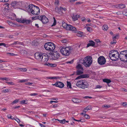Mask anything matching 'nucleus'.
<instances>
[{"label":"nucleus","mask_w":127,"mask_h":127,"mask_svg":"<svg viewBox=\"0 0 127 127\" xmlns=\"http://www.w3.org/2000/svg\"><path fill=\"white\" fill-rule=\"evenodd\" d=\"M103 106H104L105 107L109 108L110 107V105H105Z\"/></svg>","instance_id":"680f3d73"},{"label":"nucleus","mask_w":127,"mask_h":127,"mask_svg":"<svg viewBox=\"0 0 127 127\" xmlns=\"http://www.w3.org/2000/svg\"><path fill=\"white\" fill-rule=\"evenodd\" d=\"M89 77V76L88 74H82L77 77L75 78V80H77L82 78H88Z\"/></svg>","instance_id":"2eb2a0df"},{"label":"nucleus","mask_w":127,"mask_h":127,"mask_svg":"<svg viewBox=\"0 0 127 127\" xmlns=\"http://www.w3.org/2000/svg\"><path fill=\"white\" fill-rule=\"evenodd\" d=\"M43 15H38L37 16V19H39V20H40L41 21L42 19V18L43 17Z\"/></svg>","instance_id":"4c0bfd02"},{"label":"nucleus","mask_w":127,"mask_h":127,"mask_svg":"<svg viewBox=\"0 0 127 127\" xmlns=\"http://www.w3.org/2000/svg\"><path fill=\"white\" fill-rule=\"evenodd\" d=\"M5 83L7 84L10 85H14V83L12 82H8L6 81V82Z\"/></svg>","instance_id":"c03bdc74"},{"label":"nucleus","mask_w":127,"mask_h":127,"mask_svg":"<svg viewBox=\"0 0 127 127\" xmlns=\"http://www.w3.org/2000/svg\"><path fill=\"white\" fill-rule=\"evenodd\" d=\"M109 54L113 55V56H115V55L116 56V57H117L118 55H119V53L116 50H111L109 52Z\"/></svg>","instance_id":"4468645a"},{"label":"nucleus","mask_w":127,"mask_h":127,"mask_svg":"<svg viewBox=\"0 0 127 127\" xmlns=\"http://www.w3.org/2000/svg\"><path fill=\"white\" fill-rule=\"evenodd\" d=\"M36 7V6L34 5L33 4H30L29 6V9H30L31 12V11H32V9H33L35 7Z\"/></svg>","instance_id":"5701e85b"},{"label":"nucleus","mask_w":127,"mask_h":127,"mask_svg":"<svg viewBox=\"0 0 127 127\" xmlns=\"http://www.w3.org/2000/svg\"><path fill=\"white\" fill-rule=\"evenodd\" d=\"M60 52L62 54L65 56H68L71 53L73 50V48L70 46L64 47H60Z\"/></svg>","instance_id":"f257e3e1"},{"label":"nucleus","mask_w":127,"mask_h":127,"mask_svg":"<svg viewBox=\"0 0 127 127\" xmlns=\"http://www.w3.org/2000/svg\"><path fill=\"white\" fill-rule=\"evenodd\" d=\"M59 2V1L58 0H55V4H56L57 5L58 4Z\"/></svg>","instance_id":"bf43d9fd"},{"label":"nucleus","mask_w":127,"mask_h":127,"mask_svg":"<svg viewBox=\"0 0 127 127\" xmlns=\"http://www.w3.org/2000/svg\"><path fill=\"white\" fill-rule=\"evenodd\" d=\"M55 45L52 42H48L46 43L44 45V47L47 50L53 51L55 48Z\"/></svg>","instance_id":"20e7f679"},{"label":"nucleus","mask_w":127,"mask_h":127,"mask_svg":"<svg viewBox=\"0 0 127 127\" xmlns=\"http://www.w3.org/2000/svg\"><path fill=\"white\" fill-rule=\"evenodd\" d=\"M77 69H81L82 71L83 70V68L82 67V65L80 64H78L76 66Z\"/></svg>","instance_id":"c85d7f7f"},{"label":"nucleus","mask_w":127,"mask_h":127,"mask_svg":"<svg viewBox=\"0 0 127 127\" xmlns=\"http://www.w3.org/2000/svg\"><path fill=\"white\" fill-rule=\"evenodd\" d=\"M73 21H75L78 19V18L80 17V16L79 15H76L75 14H73V16H72Z\"/></svg>","instance_id":"a211bd4d"},{"label":"nucleus","mask_w":127,"mask_h":127,"mask_svg":"<svg viewBox=\"0 0 127 127\" xmlns=\"http://www.w3.org/2000/svg\"><path fill=\"white\" fill-rule=\"evenodd\" d=\"M89 43L87 44V47L88 48L89 46H92L94 47H95V42L91 40L89 41Z\"/></svg>","instance_id":"dca6fc26"},{"label":"nucleus","mask_w":127,"mask_h":127,"mask_svg":"<svg viewBox=\"0 0 127 127\" xmlns=\"http://www.w3.org/2000/svg\"><path fill=\"white\" fill-rule=\"evenodd\" d=\"M116 55L113 56V55L109 54V58L112 61H115L117 60L118 58H119V55H118L117 57H116Z\"/></svg>","instance_id":"ddd939ff"},{"label":"nucleus","mask_w":127,"mask_h":127,"mask_svg":"<svg viewBox=\"0 0 127 127\" xmlns=\"http://www.w3.org/2000/svg\"><path fill=\"white\" fill-rule=\"evenodd\" d=\"M37 16H35L34 17H32V20H35L37 19Z\"/></svg>","instance_id":"8fccbe9b"},{"label":"nucleus","mask_w":127,"mask_h":127,"mask_svg":"<svg viewBox=\"0 0 127 127\" xmlns=\"http://www.w3.org/2000/svg\"><path fill=\"white\" fill-rule=\"evenodd\" d=\"M127 50L122 51L119 54V58L121 61H124L125 57L126 54Z\"/></svg>","instance_id":"1a4fd4ad"},{"label":"nucleus","mask_w":127,"mask_h":127,"mask_svg":"<svg viewBox=\"0 0 127 127\" xmlns=\"http://www.w3.org/2000/svg\"><path fill=\"white\" fill-rule=\"evenodd\" d=\"M84 117L86 119H89L90 118V116L87 114H84Z\"/></svg>","instance_id":"a18cd8bd"},{"label":"nucleus","mask_w":127,"mask_h":127,"mask_svg":"<svg viewBox=\"0 0 127 127\" xmlns=\"http://www.w3.org/2000/svg\"><path fill=\"white\" fill-rule=\"evenodd\" d=\"M11 91L9 89H4L2 90L1 91V92L2 93H8L10 92Z\"/></svg>","instance_id":"393cba45"},{"label":"nucleus","mask_w":127,"mask_h":127,"mask_svg":"<svg viewBox=\"0 0 127 127\" xmlns=\"http://www.w3.org/2000/svg\"><path fill=\"white\" fill-rule=\"evenodd\" d=\"M102 87V86H100V85H97L96 86L95 88H101Z\"/></svg>","instance_id":"13d9d810"},{"label":"nucleus","mask_w":127,"mask_h":127,"mask_svg":"<svg viewBox=\"0 0 127 127\" xmlns=\"http://www.w3.org/2000/svg\"><path fill=\"white\" fill-rule=\"evenodd\" d=\"M118 7L120 8H125V6L124 4H120L118 5Z\"/></svg>","instance_id":"7c9ffc66"},{"label":"nucleus","mask_w":127,"mask_h":127,"mask_svg":"<svg viewBox=\"0 0 127 127\" xmlns=\"http://www.w3.org/2000/svg\"><path fill=\"white\" fill-rule=\"evenodd\" d=\"M28 80L27 79L25 80H21L19 81V82L22 83L27 81Z\"/></svg>","instance_id":"a19ab883"},{"label":"nucleus","mask_w":127,"mask_h":127,"mask_svg":"<svg viewBox=\"0 0 127 127\" xmlns=\"http://www.w3.org/2000/svg\"><path fill=\"white\" fill-rule=\"evenodd\" d=\"M119 36V34H116L115 36H113L112 37V39H116L117 38H118L119 37H118Z\"/></svg>","instance_id":"e433bc0d"},{"label":"nucleus","mask_w":127,"mask_h":127,"mask_svg":"<svg viewBox=\"0 0 127 127\" xmlns=\"http://www.w3.org/2000/svg\"><path fill=\"white\" fill-rule=\"evenodd\" d=\"M48 55L44 53L40 61L42 62H46L48 61Z\"/></svg>","instance_id":"f8f14e48"},{"label":"nucleus","mask_w":127,"mask_h":127,"mask_svg":"<svg viewBox=\"0 0 127 127\" xmlns=\"http://www.w3.org/2000/svg\"><path fill=\"white\" fill-rule=\"evenodd\" d=\"M41 21L43 24H46L48 22V20L45 15H43Z\"/></svg>","instance_id":"f3484780"},{"label":"nucleus","mask_w":127,"mask_h":127,"mask_svg":"<svg viewBox=\"0 0 127 127\" xmlns=\"http://www.w3.org/2000/svg\"><path fill=\"white\" fill-rule=\"evenodd\" d=\"M123 14L127 17V10H125L123 12Z\"/></svg>","instance_id":"58836bf2"},{"label":"nucleus","mask_w":127,"mask_h":127,"mask_svg":"<svg viewBox=\"0 0 127 127\" xmlns=\"http://www.w3.org/2000/svg\"><path fill=\"white\" fill-rule=\"evenodd\" d=\"M58 83V81H57L56 83H55V84H52V85L53 86H56L57 87Z\"/></svg>","instance_id":"69168bd1"},{"label":"nucleus","mask_w":127,"mask_h":127,"mask_svg":"<svg viewBox=\"0 0 127 127\" xmlns=\"http://www.w3.org/2000/svg\"><path fill=\"white\" fill-rule=\"evenodd\" d=\"M92 28L91 27H87V31L89 32H90V30Z\"/></svg>","instance_id":"052dcab7"},{"label":"nucleus","mask_w":127,"mask_h":127,"mask_svg":"<svg viewBox=\"0 0 127 127\" xmlns=\"http://www.w3.org/2000/svg\"><path fill=\"white\" fill-rule=\"evenodd\" d=\"M64 25L66 26L65 27L66 29L67 30H70L73 31L74 33H79L80 32L77 30L76 28L73 26H72L69 24H68L66 23L63 24V25Z\"/></svg>","instance_id":"39448f33"},{"label":"nucleus","mask_w":127,"mask_h":127,"mask_svg":"<svg viewBox=\"0 0 127 127\" xmlns=\"http://www.w3.org/2000/svg\"><path fill=\"white\" fill-rule=\"evenodd\" d=\"M44 65L50 66L51 67H55L57 66V65L55 64H51L48 63H46Z\"/></svg>","instance_id":"412c9836"},{"label":"nucleus","mask_w":127,"mask_h":127,"mask_svg":"<svg viewBox=\"0 0 127 127\" xmlns=\"http://www.w3.org/2000/svg\"><path fill=\"white\" fill-rule=\"evenodd\" d=\"M86 109H87L88 110H90L92 109V107L91 106H88L86 107Z\"/></svg>","instance_id":"09e8293b"},{"label":"nucleus","mask_w":127,"mask_h":127,"mask_svg":"<svg viewBox=\"0 0 127 127\" xmlns=\"http://www.w3.org/2000/svg\"><path fill=\"white\" fill-rule=\"evenodd\" d=\"M27 101L28 100H23L20 101V103L21 104H27Z\"/></svg>","instance_id":"2f4dec72"},{"label":"nucleus","mask_w":127,"mask_h":127,"mask_svg":"<svg viewBox=\"0 0 127 127\" xmlns=\"http://www.w3.org/2000/svg\"><path fill=\"white\" fill-rule=\"evenodd\" d=\"M88 110L87 109H86V107L84 109L83 113L81 114L83 115L85 114L86 113V112Z\"/></svg>","instance_id":"c9c22d12"},{"label":"nucleus","mask_w":127,"mask_h":127,"mask_svg":"<svg viewBox=\"0 0 127 127\" xmlns=\"http://www.w3.org/2000/svg\"><path fill=\"white\" fill-rule=\"evenodd\" d=\"M76 75H79L82 74L83 73V72L81 70H77L76 72Z\"/></svg>","instance_id":"bb28decb"},{"label":"nucleus","mask_w":127,"mask_h":127,"mask_svg":"<svg viewBox=\"0 0 127 127\" xmlns=\"http://www.w3.org/2000/svg\"><path fill=\"white\" fill-rule=\"evenodd\" d=\"M103 82H106L107 84H109L111 82V81L110 79H103Z\"/></svg>","instance_id":"b1692460"},{"label":"nucleus","mask_w":127,"mask_h":127,"mask_svg":"<svg viewBox=\"0 0 127 127\" xmlns=\"http://www.w3.org/2000/svg\"><path fill=\"white\" fill-rule=\"evenodd\" d=\"M97 62L100 65H103L105 64L106 60L104 57L100 56L98 58Z\"/></svg>","instance_id":"6e6552de"},{"label":"nucleus","mask_w":127,"mask_h":127,"mask_svg":"<svg viewBox=\"0 0 127 127\" xmlns=\"http://www.w3.org/2000/svg\"><path fill=\"white\" fill-rule=\"evenodd\" d=\"M18 70L21 71H27V69L26 68H19Z\"/></svg>","instance_id":"cd10ccee"},{"label":"nucleus","mask_w":127,"mask_h":127,"mask_svg":"<svg viewBox=\"0 0 127 127\" xmlns=\"http://www.w3.org/2000/svg\"><path fill=\"white\" fill-rule=\"evenodd\" d=\"M82 63L84 66L86 67H89L92 64V58L91 57L88 56L84 59Z\"/></svg>","instance_id":"f03ea898"},{"label":"nucleus","mask_w":127,"mask_h":127,"mask_svg":"<svg viewBox=\"0 0 127 127\" xmlns=\"http://www.w3.org/2000/svg\"><path fill=\"white\" fill-rule=\"evenodd\" d=\"M40 12V9L39 7L37 6L35 7V8L32 9L31 11V13L34 15H38Z\"/></svg>","instance_id":"9d476101"},{"label":"nucleus","mask_w":127,"mask_h":127,"mask_svg":"<svg viewBox=\"0 0 127 127\" xmlns=\"http://www.w3.org/2000/svg\"><path fill=\"white\" fill-rule=\"evenodd\" d=\"M39 125L41 127H45V125L41 123H39Z\"/></svg>","instance_id":"338daca9"},{"label":"nucleus","mask_w":127,"mask_h":127,"mask_svg":"<svg viewBox=\"0 0 127 127\" xmlns=\"http://www.w3.org/2000/svg\"><path fill=\"white\" fill-rule=\"evenodd\" d=\"M65 120L64 119L63 120H60V123L64 124L65 123Z\"/></svg>","instance_id":"49530a36"},{"label":"nucleus","mask_w":127,"mask_h":127,"mask_svg":"<svg viewBox=\"0 0 127 127\" xmlns=\"http://www.w3.org/2000/svg\"><path fill=\"white\" fill-rule=\"evenodd\" d=\"M113 40L111 42V44H115L116 43V41L114 39H113Z\"/></svg>","instance_id":"79ce46f5"},{"label":"nucleus","mask_w":127,"mask_h":127,"mask_svg":"<svg viewBox=\"0 0 127 127\" xmlns=\"http://www.w3.org/2000/svg\"><path fill=\"white\" fill-rule=\"evenodd\" d=\"M27 85H31L32 84H33V83H30V82H27L25 83Z\"/></svg>","instance_id":"6e6d98bb"},{"label":"nucleus","mask_w":127,"mask_h":127,"mask_svg":"<svg viewBox=\"0 0 127 127\" xmlns=\"http://www.w3.org/2000/svg\"><path fill=\"white\" fill-rule=\"evenodd\" d=\"M16 20L19 23H22V20L19 18H17L16 19Z\"/></svg>","instance_id":"37998d69"},{"label":"nucleus","mask_w":127,"mask_h":127,"mask_svg":"<svg viewBox=\"0 0 127 127\" xmlns=\"http://www.w3.org/2000/svg\"><path fill=\"white\" fill-rule=\"evenodd\" d=\"M76 85L78 87L83 89L87 88L89 86L85 80H81L78 81Z\"/></svg>","instance_id":"7ed1b4c3"},{"label":"nucleus","mask_w":127,"mask_h":127,"mask_svg":"<svg viewBox=\"0 0 127 127\" xmlns=\"http://www.w3.org/2000/svg\"><path fill=\"white\" fill-rule=\"evenodd\" d=\"M54 19V22L52 25L51 26L53 27V26H55L56 24V20L55 18V17H54L53 18Z\"/></svg>","instance_id":"f704fd0d"},{"label":"nucleus","mask_w":127,"mask_h":127,"mask_svg":"<svg viewBox=\"0 0 127 127\" xmlns=\"http://www.w3.org/2000/svg\"><path fill=\"white\" fill-rule=\"evenodd\" d=\"M63 7H60V8L58 7H56L55 8V11L56 12L59 13L60 12H62V9Z\"/></svg>","instance_id":"4be33fe9"},{"label":"nucleus","mask_w":127,"mask_h":127,"mask_svg":"<svg viewBox=\"0 0 127 127\" xmlns=\"http://www.w3.org/2000/svg\"><path fill=\"white\" fill-rule=\"evenodd\" d=\"M21 4V3L20 2H18L16 1H12L10 4L12 6L15 8H19Z\"/></svg>","instance_id":"0eeeda50"},{"label":"nucleus","mask_w":127,"mask_h":127,"mask_svg":"<svg viewBox=\"0 0 127 127\" xmlns=\"http://www.w3.org/2000/svg\"><path fill=\"white\" fill-rule=\"evenodd\" d=\"M52 58L53 60H56L58 59L60 57V54L59 52L57 51H53L52 53Z\"/></svg>","instance_id":"423d86ee"},{"label":"nucleus","mask_w":127,"mask_h":127,"mask_svg":"<svg viewBox=\"0 0 127 127\" xmlns=\"http://www.w3.org/2000/svg\"><path fill=\"white\" fill-rule=\"evenodd\" d=\"M38 95V94L37 93H32V94H29V95L31 96H35V95Z\"/></svg>","instance_id":"864d4df0"},{"label":"nucleus","mask_w":127,"mask_h":127,"mask_svg":"<svg viewBox=\"0 0 127 127\" xmlns=\"http://www.w3.org/2000/svg\"><path fill=\"white\" fill-rule=\"evenodd\" d=\"M83 3V2H77L75 4L76 5L77 4H81Z\"/></svg>","instance_id":"e2e57ef3"},{"label":"nucleus","mask_w":127,"mask_h":127,"mask_svg":"<svg viewBox=\"0 0 127 127\" xmlns=\"http://www.w3.org/2000/svg\"><path fill=\"white\" fill-rule=\"evenodd\" d=\"M14 119L18 123H20V120L17 117H16L14 118Z\"/></svg>","instance_id":"de8ad7c7"},{"label":"nucleus","mask_w":127,"mask_h":127,"mask_svg":"<svg viewBox=\"0 0 127 127\" xmlns=\"http://www.w3.org/2000/svg\"><path fill=\"white\" fill-rule=\"evenodd\" d=\"M61 42L63 43H65L67 42V40L66 39L62 40H61Z\"/></svg>","instance_id":"4d7b16f0"},{"label":"nucleus","mask_w":127,"mask_h":127,"mask_svg":"<svg viewBox=\"0 0 127 127\" xmlns=\"http://www.w3.org/2000/svg\"><path fill=\"white\" fill-rule=\"evenodd\" d=\"M67 87L69 88H71V83L70 82L67 81Z\"/></svg>","instance_id":"72a5a7b5"},{"label":"nucleus","mask_w":127,"mask_h":127,"mask_svg":"<svg viewBox=\"0 0 127 127\" xmlns=\"http://www.w3.org/2000/svg\"><path fill=\"white\" fill-rule=\"evenodd\" d=\"M125 57V61L126 62H127V52L126 54Z\"/></svg>","instance_id":"0e129e2a"},{"label":"nucleus","mask_w":127,"mask_h":127,"mask_svg":"<svg viewBox=\"0 0 127 127\" xmlns=\"http://www.w3.org/2000/svg\"><path fill=\"white\" fill-rule=\"evenodd\" d=\"M57 87L60 88H62L64 86V83L60 81H58Z\"/></svg>","instance_id":"aec40b11"},{"label":"nucleus","mask_w":127,"mask_h":127,"mask_svg":"<svg viewBox=\"0 0 127 127\" xmlns=\"http://www.w3.org/2000/svg\"><path fill=\"white\" fill-rule=\"evenodd\" d=\"M19 100V99H16L14 101L12 102L11 104H13L15 103H16L18 102V101Z\"/></svg>","instance_id":"ea45409f"},{"label":"nucleus","mask_w":127,"mask_h":127,"mask_svg":"<svg viewBox=\"0 0 127 127\" xmlns=\"http://www.w3.org/2000/svg\"><path fill=\"white\" fill-rule=\"evenodd\" d=\"M79 99L77 98H73L72 99V100L74 103H78L79 102Z\"/></svg>","instance_id":"a878e982"},{"label":"nucleus","mask_w":127,"mask_h":127,"mask_svg":"<svg viewBox=\"0 0 127 127\" xmlns=\"http://www.w3.org/2000/svg\"><path fill=\"white\" fill-rule=\"evenodd\" d=\"M3 45L4 46V47H7V46H6V44L4 43H0V46Z\"/></svg>","instance_id":"3c124183"},{"label":"nucleus","mask_w":127,"mask_h":127,"mask_svg":"<svg viewBox=\"0 0 127 127\" xmlns=\"http://www.w3.org/2000/svg\"><path fill=\"white\" fill-rule=\"evenodd\" d=\"M122 105L124 106H127V102H125L123 103Z\"/></svg>","instance_id":"5fc2aeb1"},{"label":"nucleus","mask_w":127,"mask_h":127,"mask_svg":"<svg viewBox=\"0 0 127 127\" xmlns=\"http://www.w3.org/2000/svg\"><path fill=\"white\" fill-rule=\"evenodd\" d=\"M0 79L2 80H5L6 81H8L10 80V79L6 77L4 78H0Z\"/></svg>","instance_id":"473e14b6"},{"label":"nucleus","mask_w":127,"mask_h":127,"mask_svg":"<svg viewBox=\"0 0 127 127\" xmlns=\"http://www.w3.org/2000/svg\"><path fill=\"white\" fill-rule=\"evenodd\" d=\"M102 28L103 30L106 31L108 29V27L106 25H104L103 26Z\"/></svg>","instance_id":"c756f323"},{"label":"nucleus","mask_w":127,"mask_h":127,"mask_svg":"<svg viewBox=\"0 0 127 127\" xmlns=\"http://www.w3.org/2000/svg\"><path fill=\"white\" fill-rule=\"evenodd\" d=\"M7 116L8 118L10 119L11 118L12 116H11V115L9 114Z\"/></svg>","instance_id":"774afa93"},{"label":"nucleus","mask_w":127,"mask_h":127,"mask_svg":"<svg viewBox=\"0 0 127 127\" xmlns=\"http://www.w3.org/2000/svg\"><path fill=\"white\" fill-rule=\"evenodd\" d=\"M32 21L30 20L24 19L22 20V23H26L27 24H30Z\"/></svg>","instance_id":"6ab92c4d"},{"label":"nucleus","mask_w":127,"mask_h":127,"mask_svg":"<svg viewBox=\"0 0 127 127\" xmlns=\"http://www.w3.org/2000/svg\"><path fill=\"white\" fill-rule=\"evenodd\" d=\"M43 54L44 53H43L39 52L35 53L34 54V56L35 58L37 60L40 61Z\"/></svg>","instance_id":"9b49d317"},{"label":"nucleus","mask_w":127,"mask_h":127,"mask_svg":"<svg viewBox=\"0 0 127 127\" xmlns=\"http://www.w3.org/2000/svg\"><path fill=\"white\" fill-rule=\"evenodd\" d=\"M73 59L70 61L67 62H66V63L67 64H72L73 63Z\"/></svg>","instance_id":"603ef678"}]
</instances>
